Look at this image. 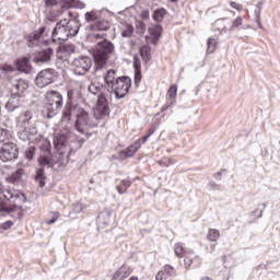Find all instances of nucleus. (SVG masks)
I'll return each instance as SVG.
<instances>
[{
    "instance_id": "obj_5",
    "label": "nucleus",
    "mask_w": 280,
    "mask_h": 280,
    "mask_svg": "<svg viewBox=\"0 0 280 280\" xmlns=\"http://www.w3.org/2000/svg\"><path fill=\"white\" fill-rule=\"evenodd\" d=\"M77 120L74 122L75 130L81 135H85L86 137H91L93 132H89L91 128H95L97 125L91 122V115L84 108H77L75 114Z\"/></svg>"
},
{
    "instance_id": "obj_24",
    "label": "nucleus",
    "mask_w": 280,
    "mask_h": 280,
    "mask_svg": "<svg viewBox=\"0 0 280 280\" xmlns=\"http://www.w3.org/2000/svg\"><path fill=\"white\" fill-rule=\"evenodd\" d=\"M69 133H56L54 138V144L56 150H61L67 144Z\"/></svg>"
},
{
    "instance_id": "obj_57",
    "label": "nucleus",
    "mask_w": 280,
    "mask_h": 280,
    "mask_svg": "<svg viewBox=\"0 0 280 280\" xmlns=\"http://www.w3.org/2000/svg\"><path fill=\"white\" fill-rule=\"evenodd\" d=\"M1 211H5V207L3 206V203H0V213Z\"/></svg>"
},
{
    "instance_id": "obj_18",
    "label": "nucleus",
    "mask_w": 280,
    "mask_h": 280,
    "mask_svg": "<svg viewBox=\"0 0 280 280\" xmlns=\"http://www.w3.org/2000/svg\"><path fill=\"white\" fill-rule=\"evenodd\" d=\"M90 30L92 32H106L107 30H110V22L106 19V13L100 21L92 23Z\"/></svg>"
},
{
    "instance_id": "obj_16",
    "label": "nucleus",
    "mask_w": 280,
    "mask_h": 280,
    "mask_svg": "<svg viewBox=\"0 0 280 280\" xmlns=\"http://www.w3.org/2000/svg\"><path fill=\"white\" fill-rule=\"evenodd\" d=\"M141 145H143L139 140H137L133 144L118 152L119 159L126 160L135 156V153L140 150Z\"/></svg>"
},
{
    "instance_id": "obj_9",
    "label": "nucleus",
    "mask_w": 280,
    "mask_h": 280,
    "mask_svg": "<svg viewBox=\"0 0 280 280\" xmlns=\"http://www.w3.org/2000/svg\"><path fill=\"white\" fill-rule=\"evenodd\" d=\"M0 159L8 163L19 159V147L14 142H7L0 148Z\"/></svg>"
},
{
    "instance_id": "obj_21",
    "label": "nucleus",
    "mask_w": 280,
    "mask_h": 280,
    "mask_svg": "<svg viewBox=\"0 0 280 280\" xmlns=\"http://www.w3.org/2000/svg\"><path fill=\"white\" fill-rule=\"evenodd\" d=\"M82 102V90L80 88H73L68 91V104H78Z\"/></svg>"
},
{
    "instance_id": "obj_6",
    "label": "nucleus",
    "mask_w": 280,
    "mask_h": 280,
    "mask_svg": "<svg viewBox=\"0 0 280 280\" xmlns=\"http://www.w3.org/2000/svg\"><path fill=\"white\" fill-rule=\"evenodd\" d=\"M47 117L51 118L58 115L60 108H62V94L58 91H48L45 95Z\"/></svg>"
},
{
    "instance_id": "obj_20",
    "label": "nucleus",
    "mask_w": 280,
    "mask_h": 280,
    "mask_svg": "<svg viewBox=\"0 0 280 280\" xmlns=\"http://www.w3.org/2000/svg\"><path fill=\"white\" fill-rule=\"evenodd\" d=\"M25 198V195L23 192H16L13 190H10L8 188L0 189V200H3L4 202L8 200H12V198Z\"/></svg>"
},
{
    "instance_id": "obj_48",
    "label": "nucleus",
    "mask_w": 280,
    "mask_h": 280,
    "mask_svg": "<svg viewBox=\"0 0 280 280\" xmlns=\"http://www.w3.org/2000/svg\"><path fill=\"white\" fill-rule=\"evenodd\" d=\"M72 209L74 213H82L84 211V207L80 202L73 203Z\"/></svg>"
},
{
    "instance_id": "obj_34",
    "label": "nucleus",
    "mask_w": 280,
    "mask_h": 280,
    "mask_svg": "<svg viewBox=\"0 0 280 280\" xmlns=\"http://www.w3.org/2000/svg\"><path fill=\"white\" fill-rule=\"evenodd\" d=\"M45 179H46L45 170L44 168L37 170L35 175V180L36 183H38L39 187H45Z\"/></svg>"
},
{
    "instance_id": "obj_13",
    "label": "nucleus",
    "mask_w": 280,
    "mask_h": 280,
    "mask_svg": "<svg viewBox=\"0 0 280 280\" xmlns=\"http://www.w3.org/2000/svg\"><path fill=\"white\" fill-rule=\"evenodd\" d=\"M200 266H202V259L200 258V256L196 255V253H194V250L186 254V256L184 257V268L186 270H191L194 268H200Z\"/></svg>"
},
{
    "instance_id": "obj_25",
    "label": "nucleus",
    "mask_w": 280,
    "mask_h": 280,
    "mask_svg": "<svg viewBox=\"0 0 280 280\" xmlns=\"http://www.w3.org/2000/svg\"><path fill=\"white\" fill-rule=\"evenodd\" d=\"M149 34L152 36L153 45H156V43H159V38H161V34H163V27L159 24L152 25L149 28Z\"/></svg>"
},
{
    "instance_id": "obj_41",
    "label": "nucleus",
    "mask_w": 280,
    "mask_h": 280,
    "mask_svg": "<svg viewBox=\"0 0 280 280\" xmlns=\"http://www.w3.org/2000/svg\"><path fill=\"white\" fill-rule=\"evenodd\" d=\"M207 45H208V49H207L208 54H213V51H215V45H217L215 38L210 37L207 42Z\"/></svg>"
},
{
    "instance_id": "obj_46",
    "label": "nucleus",
    "mask_w": 280,
    "mask_h": 280,
    "mask_svg": "<svg viewBox=\"0 0 280 280\" xmlns=\"http://www.w3.org/2000/svg\"><path fill=\"white\" fill-rule=\"evenodd\" d=\"M36 152V148L35 147H30L26 151H25V156L28 161H32V159H34V154Z\"/></svg>"
},
{
    "instance_id": "obj_37",
    "label": "nucleus",
    "mask_w": 280,
    "mask_h": 280,
    "mask_svg": "<svg viewBox=\"0 0 280 280\" xmlns=\"http://www.w3.org/2000/svg\"><path fill=\"white\" fill-rule=\"evenodd\" d=\"M0 71L2 73H14V71H16V68L10 63H1Z\"/></svg>"
},
{
    "instance_id": "obj_38",
    "label": "nucleus",
    "mask_w": 280,
    "mask_h": 280,
    "mask_svg": "<svg viewBox=\"0 0 280 280\" xmlns=\"http://www.w3.org/2000/svg\"><path fill=\"white\" fill-rule=\"evenodd\" d=\"M59 51H61V54H74L75 46H73L71 44H66V45L59 47Z\"/></svg>"
},
{
    "instance_id": "obj_30",
    "label": "nucleus",
    "mask_w": 280,
    "mask_h": 280,
    "mask_svg": "<svg viewBox=\"0 0 280 280\" xmlns=\"http://www.w3.org/2000/svg\"><path fill=\"white\" fill-rule=\"evenodd\" d=\"M191 250L186 249L185 246L182 245V243H176L174 245V253L178 259H184L187 257V254L190 253Z\"/></svg>"
},
{
    "instance_id": "obj_51",
    "label": "nucleus",
    "mask_w": 280,
    "mask_h": 280,
    "mask_svg": "<svg viewBox=\"0 0 280 280\" xmlns=\"http://www.w3.org/2000/svg\"><path fill=\"white\" fill-rule=\"evenodd\" d=\"M12 226H14V223L12 221H7L1 224V229L3 231H8V229H12Z\"/></svg>"
},
{
    "instance_id": "obj_59",
    "label": "nucleus",
    "mask_w": 280,
    "mask_h": 280,
    "mask_svg": "<svg viewBox=\"0 0 280 280\" xmlns=\"http://www.w3.org/2000/svg\"><path fill=\"white\" fill-rule=\"evenodd\" d=\"M201 280H213V279H211L209 277H203V278H201Z\"/></svg>"
},
{
    "instance_id": "obj_28",
    "label": "nucleus",
    "mask_w": 280,
    "mask_h": 280,
    "mask_svg": "<svg viewBox=\"0 0 280 280\" xmlns=\"http://www.w3.org/2000/svg\"><path fill=\"white\" fill-rule=\"evenodd\" d=\"M71 159L70 152H60L57 155V160L55 161V164L58 165V167H65Z\"/></svg>"
},
{
    "instance_id": "obj_29",
    "label": "nucleus",
    "mask_w": 280,
    "mask_h": 280,
    "mask_svg": "<svg viewBox=\"0 0 280 280\" xmlns=\"http://www.w3.org/2000/svg\"><path fill=\"white\" fill-rule=\"evenodd\" d=\"M78 108H80V107H73V105L68 103V105H66L63 113H62V121H71V115L73 114V110H75V115H77Z\"/></svg>"
},
{
    "instance_id": "obj_40",
    "label": "nucleus",
    "mask_w": 280,
    "mask_h": 280,
    "mask_svg": "<svg viewBox=\"0 0 280 280\" xmlns=\"http://www.w3.org/2000/svg\"><path fill=\"white\" fill-rule=\"evenodd\" d=\"M132 32H135V27H132V25H127L125 30L121 31V36H124V38H130Z\"/></svg>"
},
{
    "instance_id": "obj_19",
    "label": "nucleus",
    "mask_w": 280,
    "mask_h": 280,
    "mask_svg": "<svg viewBox=\"0 0 280 280\" xmlns=\"http://www.w3.org/2000/svg\"><path fill=\"white\" fill-rule=\"evenodd\" d=\"M51 56H54V49L46 48L44 50L36 52L34 62H49V60H51Z\"/></svg>"
},
{
    "instance_id": "obj_11",
    "label": "nucleus",
    "mask_w": 280,
    "mask_h": 280,
    "mask_svg": "<svg viewBox=\"0 0 280 280\" xmlns=\"http://www.w3.org/2000/svg\"><path fill=\"white\" fill-rule=\"evenodd\" d=\"M93 61L89 57H80L73 60L72 70L77 75H84L91 69Z\"/></svg>"
},
{
    "instance_id": "obj_44",
    "label": "nucleus",
    "mask_w": 280,
    "mask_h": 280,
    "mask_svg": "<svg viewBox=\"0 0 280 280\" xmlns=\"http://www.w3.org/2000/svg\"><path fill=\"white\" fill-rule=\"evenodd\" d=\"M11 213H16L18 218H22L23 217V208L20 206H12L10 208Z\"/></svg>"
},
{
    "instance_id": "obj_39",
    "label": "nucleus",
    "mask_w": 280,
    "mask_h": 280,
    "mask_svg": "<svg viewBox=\"0 0 280 280\" xmlns=\"http://www.w3.org/2000/svg\"><path fill=\"white\" fill-rule=\"evenodd\" d=\"M158 165H160V167H170V165H174V160H172V158H162L158 161Z\"/></svg>"
},
{
    "instance_id": "obj_58",
    "label": "nucleus",
    "mask_w": 280,
    "mask_h": 280,
    "mask_svg": "<svg viewBox=\"0 0 280 280\" xmlns=\"http://www.w3.org/2000/svg\"><path fill=\"white\" fill-rule=\"evenodd\" d=\"M128 280H139V277H137V276H131Z\"/></svg>"
},
{
    "instance_id": "obj_33",
    "label": "nucleus",
    "mask_w": 280,
    "mask_h": 280,
    "mask_svg": "<svg viewBox=\"0 0 280 280\" xmlns=\"http://www.w3.org/2000/svg\"><path fill=\"white\" fill-rule=\"evenodd\" d=\"M165 14H167V10H165V8L156 9L152 15L153 21H156V23H161V21H163V19L165 18Z\"/></svg>"
},
{
    "instance_id": "obj_2",
    "label": "nucleus",
    "mask_w": 280,
    "mask_h": 280,
    "mask_svg": "<svg viewBox=\"0 0 280 280\" xmlns=\"http://www.w3.org/2000/svg\"><path fill=\"white\" fill-rule=\"evenodd\" d=\"M117 71L108 70L104 75V81L106 82L107 89H109V98L113 93L115 94L116 100H124L130 89L132 88V79L129 77H118Z\"/></svg>"
},
{
    "instance_id": "obj_7",
    "label": "nucleus",
    "mask_w": 280,
    "mask_h": 280,
    "mask_svg": "<svg viewBox=\"0 0 280 280\" xmlns=\"http://www.w3.org/2000/svg\"><path fill=\"white\" fill-rule=\"evenodd\" d=\"M78 34V26L73 27L71 22H67V24L57 23L56 27L52 31V42L57 43V40H68L69 36H75Z\"/></svg>"
},
{
    "instance_id": "obj_32",
    "label": "nucleus",
    "mask_w": 280,
    "mask_h": 280,
    "mask_svg": "<svg viewBox=\"0 0 280 280\" xmlns=\"http://www.w3.org/2000/svg\"><path fill=\"white\" fill-rule=\"evenodd\" d=\"M10 139H12V131L0 128V143H10Z\"/></svg>"
},
{
    "instance_id": "obj_8",
    "label": "nucleus",
    "mask_w": 280,
    "mask_h": 280,
    "mask_svg": "<svg viewBox=\"0 0 280 280\" xmlns=\"http://www.w3.org/2000/svg\"><path fill=\"white\" fill-rule=\"evenodd\" d=\"M58 80V72L56 70L48 68L42 70L36 79H35V84L39 89H45V86H49V84H54Z\"/></svg>"
},
{
    "instance_id": "obj_14",
    "label": "nucleus",
    "mask_w": 280,
    "mask_h": 280,
    "mask_svg": "<svg viewBox=\"0 0 280 280\" xmlns=\"http://www.w3.org/2000/svg\"><path fill=\"white\" fill-rule=\"evenodd\" d=\"M178 95V85L172 84L166 92V104L162 106V113H165L171 106L176 104V97Z\"/></svg>"
},
{
    "instance_id": "obj_15",
    "label": "nucleus",
    "mask_w": 280,
    "mask_h": 280,
    "mask_svg": "<svg viewBox=\"0 0 280 280\" xmlns=\"http://www.w3.org/2000/svg\"><path fill=\"white\" fill-rule=\"evenodd\" d=\"M32 117L34 115L30 110L22 112L16 118L18 128H22V130H27L30 128V121H32Z\"/></svg>"
},
{
    "instance_id": "obj_42",
    "label": "nucleus",
    "mask_w": 280,
    "mask_h": 280,
    "mask_svg": "<svg viewBox=\"0 0 280 280\" xmlns=\"http://www.w3.org/2000/svg\"><path fill=\"white\" fill-rule=\"evenodd\" d=\"M154 132H156V128L149 129L148 133L144 137L138 139V141L141 142L142 144L147 143V141L150 139L151 135H154Z\"/></svg>"
},
{
    "instance_id": "obj_55",
    "label": "nucleus",
    "mask_w": 280,
    "mask_h": 280,
    "mask_svg": "<svg viewBox=\"0 0 280 280\" xmlns=\"http://www.w3.org/2000/svg\"><path fill=\"white\" fill-rule=\"evenodd\" d=\"M61 1L62 3H68V5H71V3H73V1L75 0H59Z\"/></svg>"
},
{
    "instance_id": "obj_54",
    "label": "nucleus",
    "mask_w": 280,
    "mask_h": 280,
    "mask_svg": "<svg viewBox=\"0 0 280 280\" xmlns=\"http://www.w3.org/2000/svg\"><path fill=\"white\" fill-rule=\"evenodd\" d=\"M163 277H165V272L159 271L155 276V280H163Z\"/></svg>"
},
{
    "instance_id": "obj_4",
    "label": "nucleus",
    "mask_w": 280,
    "mask_h": 280,
    "mask_svg": "<svg viewBox=\"0 0 280 280\" xmlns=\"http://www.w3.org/2000/svg\"><path fill=\"white\" fill-rule=\"evenodd\" d=\"M115 51V46L110 40L104 39L101 43H97L94 50V61L97 67H104L110 58V54Z\"/></svg>"
},
{
    "instance_id": "obj_56",
    "label": "nucleus",
    "mask_w": 280,
    "mask_h": 280,
    "mask_svg": "<svg viewBox=\"0 0 280 280\" xmlns=\"http://www.w3.org/2000/svg\"><path fill=\"white\" fill-rule=\"evenodd\" d=\"M94 38L100 39V38H104V36H102L101 34H95Z\"/></svg>"
},
{
    "instance_id": "obj_23",
    "label": "nucleus",
    "mask_w": 280,
    "mask_h": 280,
    "mask_svg": "<svg viewBox=\"0 0 280 280\" xmlns=\"http://www.w3.org/2000/svg\"><path fill=\"white\" fill-rule=\"evenodd\" d=\"M106 13L104 11L92 10L85 13L86 23H97Z\"/></svg>"
},
{
    "instance_id": "obj_27",
    "label": "nucleus",
    "mask_w": 280,
    "mask_h": 280,
    "mask_svg": "<svg viewBox=\"0 0 280 280\" xmlns=\"http://www.w3.org/2000/svg\"><path fill=\"white\" fill-rule=\"evenodd\" d=\"M139 54L141 56L144 65H148V62H150V60H152V48L150 47V45H144V46L140 47Z\"/></svg>"
},
{
    "instance_id": "obj_36",
    "label": "nucleus",
    "mask_w": 280,
    "mask_h": 280,
    "mask_svg": "<svg viewBox=\"0 0 280 280\" xmlns=\"http://www.w3.org/2000/svg\"><path fill=\"white\" fill-rule=\"evenodd\" d=\"M46 152L48 155H42L39 156L38 159V163L39 165L42 166H45V165H51V158L49 156V154H51V151L49 148L46 149Z\"/></svg>"
},
{
    "instance_id": "obj_1",
    "label": "nucleus",
    "mask_w": 280,
    "mask_h": 280,
    "mask_svg": "<svg viewBox=\"0 0 280 280\" xmlns=\"http://www.w3.org/2000/svg\"><path fill=\"white\" fill-rule=\"evenodd\" d=\"M90 93L93 95H98L96 106L94 108L95 119H106L110 115V108L108 107V100H110V91L106 86V81L104 84L93 82L89 86Z\"/></svg>"
},
{
    "instance_id": "obj_10",
    "label": "nucleus",
    "mask_w": 280,
    "mask_h": 280,
    "mask_svg": "<svg viewBox=\"0 0 280 280\" xmlns=\"http://www.w3.org/2000/svg\"><path fill=\"white\" fill-rule=\"evenodd\" d=\"M27 89H30V84L27 83V81L23 79L18 80L11 89V98L8 102V104H14L16 97H25Z\"/></svg>"
},
{
    "instance_id": "obj_26",
    "label": "nucleus",
    "mask_w": 280,
    "mask_h": 280,
    "mask_svg": "<svg viewBox=\"0 0 280 280\" xmlns=\"http://www.w3.org/2000/svg\"><path fill=\"white\" fill-rule=\"evenodd\" d=\"M23 174H25V170L18 168L14 173L5 177V180L11 185H16L23 178Z\"/></svg>"
},
{
    "instance_id": "obj_31",
    "label": "nucleus",
    "mask_w": 280,
    "mask_h": 280,
    "mask_svg": "<svg viewBox=\"0 0 280 280\" xmlns=\"http://www.w3.org/2000/svg\"><path fill=\"white\" fill-rule=\"evenodd\" d=\"M132 185L129 179H121L118 185H116V190L118 194L124 195L128 191V188Z\"/></svg>"
},
{
    "instance_id": "obj_45",
    "label": "nucleus",
    "mask_w": 280,
    "mask_h": 280,
    "mask_svg": "<svg viewBox=\"0 0 280 280\" xmlns=\"http://www.w3.org/2000/svg\"><path fill=\"white\" fill-rule=\"evenodd\" d=\"M58 220H60V212H52V218L50 220L46 221V224L51 225V224H56V222H58Z\"/></svg>"
},
{
    "instance_id": "obj_47",
    "label": "nucleus",
    "mask_w": 280,
    "mask_h": 280,
    "mask_svg": "<svg viewBox=\"0 0 280 280\" xmlns=\"http://www.w3.org/2000/svg\"><path fill=\"white\" fill-rule=\"evenodd\" d=\"M230 5L233 8V10H236V12H242V10H244L242 3L235 1H230Z\"/></svg>"
},
{
    "instance_id": "obj_17",
    "label": "nucleus",
    "mask_w": 280,
    "mask_h": 280,
    "mask_svg": "<svg viewBox=\"0 0 280 280\" xmlns=\"http://www.w3.org/2000/svg\"><path fill=\"white\" fill-rule=\"evenodd\" d=\"M133 272L132 268L126 264L119 267L113 275L112 280H125L128 279Z\"/></svg>"
},
{
    "instance_id": "obj_50",
    "label": "nucleus",
    "mask_w": 280,
    "mask_h": 280,
    "mask_svg": "<svg viewBox=\"0 0 280 280\" xmlns=\"http://www.w3.org/2000/svg\"><path fill=\"white\" fill-rule=\"evenodd\" d=\"M143 75L141 74V70H135V82L139 84L141 82Z\"/></svg>"
},
{
    "instance_id": "obj_61",
    "label": "nucleus",
    "mask_w": 280,
    "mask_h": 280,
    "mask_svg": "<svg viewBox=\"0 0 280 280\" xmlns=\"http://www.w3.org/2000/svg\"><path fill=\"white\" fill-rule=\"evenodd\" d=\"M0 30H1V25H0Z\"/></svg>"
},
{
    "instance_id": "obj_60",
    "label": "nucleus",
    "mask_w": 280,
    "mask_h": 280,
    "mask_svg": "<svg viewBox=\"0 0 280 280\" xmlns=\"http://www.w3.org/2000/svg\"><path fill=\"white\" fill-rule=\"evenodd\" d=\"M84 141H85L84 139H79L78 140V142L81 143V144L84 143Z\"/></svg>"
},
{
    "instance_id": "obj_53",
    "label": "nucleus",
    "mask_w": 280,
    "mask_h": 280,
    "mask_svg": "<svg viewBox=\"0 0 280 280\" xmlns=\"http://www.w3.org/2000/svg\"><path fill=\"white\" fill-rule=\"evenodd\" d=\"M46 5H58V0H45Z\"/></svg>"
},
{
    "instance_id": "obj_12",
    "label": "nucleus",
    "mask_w": 280,
    "mask_h": 280,
    "mask_svg": "<svg viewBox=\"0 0 280 280\" xmlns=\"http://www.w3.org/2000/svg\"><path fill=\"white\" fill-rule=\"evenodd\" d=\"M43 36H47V27L42 26L37 31L25 35L24 38L26 40L27 47H38L40 45V38Z\"/></svg>"
},
{
    "instance_id": "obj_3",
    "label": "nucleus",
    "mask_w": 280,
    "mask_h": 280,
    "mask_svg": "<svg viewBox=\"0 0 280 280\" xmlns=\"http://www.w3.org/2000/svg\"><path fill=\"white\" fill-rule=\"evenodd\" d=\"M214 32L220 34H226V32H237L244 30V18L242 15L236 16L234 20L229 18H221L214 22Z\"/></svg>"
},
{
    "instance_id": "obj_35",
    "label": "nucleus",
    "mask_w": 280,
    "mask_h": 280,
    "mask_svg": "<svg viewBox=\"0 0 280 280\" xmlns=\"http://www.w3.org/2000/svg\"><path fill=\"white\" fill-rule=\"evenodd\" d=\"M218 240H220V230L210 229L207 234V241L217 242Z\"/></svg>"
},
{
    "instance_id": "obj_43",
    "label": "nucleus",
    "mask_w": 280,
    "mask_h": 280,
    "mask_svg": "<svg viewBox=\"0 0 280 280\" xmlns=\"http://www.w3.org/2000/svg\"><path fill=\"white\" fill-rule=\"evenodd\" d=\"M164 272H166L168 277H176V269L172 265H165Z\"/></svg>"
},
{
    "instance_id": "obj_22",
    "label": "nucleus",
    "mask_w": 280,
    "mask_h": 280,
    "mask_svg": "<svg viewBox=\"0 0 280 280\" xmlns=\"http://www.w3.org/2000/svg\"><path fill=\"white\" fill-rule=\"evenodd\" d=\"M15 71H20L21 73H30V58L23 57L15 61Z\"/></svg>"
},
{
    "instance_id": "obj_52",
    "label": "nucleus",
    "mask_w": 280,
    "mask_h": 280,
    "mask_svg": "<svg viewBox=\"0 0 280 280\" xmlns=\"http://www.w3.org/2000/svg\"><path fill=\"white\" fill-rule=\"evenodd\" d=\"M141 19H144V20L150 19V10H143L141 13Z\"/></svg>"
},
{
    "instance_id": "obj_49",
    "label": "nucleus",
    "mask_w": 280,
    "mask_h": 280,
    "mask_svg": "<svg viewBox=\"0 0 280 280\" xmlns=\"http://www.w3.org/2000/svg\"><path fill=\"white\" fill-rule=\"evenodd\" d=\"M133 69L135 71H141V59L138 57L133 58Z\"/></svg>"
}]
</instances>
